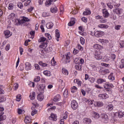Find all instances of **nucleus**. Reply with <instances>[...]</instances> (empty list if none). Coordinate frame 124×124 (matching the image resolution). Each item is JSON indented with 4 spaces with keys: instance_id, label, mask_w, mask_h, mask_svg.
I'll use <instances>...</instances> for the list:
<instances>
[{
    "instance_id": "nucleus-1",
    "label": "nucleus",
    "mask_w": 124,
    "mask_h": 124,
    "mask_svg": "<svg viewBox=\"0 0 124 124\" xmlns=\"http://www.w3.org/2000/svg\"><path fill=\"white\" fill-rule=\"evenodd\" d=\"M70 58L71 56L70 55V53H67L65 55H63V60L64 63H68L70 62Z\"/></svg>"
},
{
    "instance_id": "nucleus-2",
    "label": "nucleus",
    "mask_w": 124,
    "mask_h": 124,
    "mask_svg": "<svg viewBox=\"0 0 124 124\" xmlns=\"http://www.w3.org/2000/svg\"><path fill=\"white\" fill-rule=\"evenodd\" d=\"M22 20V21L19 22V25H24V26H28L29 25V23L26 24V22H30V20L29 18L26 16H23Z\"/></svg>"
},
{
    "instance_id": "nucleus-3",
    "label": "nucleus",
    "mask_w": 124,
    "mask_h": 124,
    "mask_svg": "<svg viewBox=\"0 0 124 124\" xmlns=\"http://www.w3.org/2000/svg\"><path fill=\"white\" fill-rule=\"evenodd\" d=\"M71 106L73 110H76V109H77V108L78 107V104L76 100H74L72 101Z\"/></svg>"
},
{
    "instance_id": "nucleus-4",
    "label": "nucleus",
    "mask_w": 124,
    "mask_h": 124,
    "mask_svg": "<svg viewBox=\"0 0 124 124\" xmlns=\"http://www.w3.org/2000/svg\"><path fill=\"white\" fill-rule=\"evenodd\" d=\"M101 117L102 118V121L104 123H108V115L107 114H105L103 113L101 115Z\"/></svg>"
},
{
    "instance_id": "nucleus-5",
    "label": "nucleus",
    "mask_w": 124,
    "mask_h": 124,
    "mask_svg": "<svg viewBox=\"0 0 124 124\" xmlns=\"http://www.w3.org/2000/svg\"><path fill=\"white\" fill-rule=\"evenodd\" d=\"M94 57L96 60H101L102 59V56L100 51L95 52Z\"/></svg>"
},
{
    "instance_id": "nucleus-6",
    "label": "nucleus",
    "mask_w": 124,
    "mask_h": 124,
    "mask_svg": "<svg viewBox=\"0 0 124 124\" xmlns=\"http://www.w3.org/2000/svg\"><path fill=\"white\" fill-rule=\"evenodd\" d=\"M94 35L96 37H101L103 35V31H96L94 32Z\"/></svg>"
},
{
    "instance_id": "nucleus-7",
    "label": "nucleus",
    "mask_w": 124,
    "mask_h": 124,
    "mask_svg": "<svg viewBox=\"0 0 124 124\" xmlns=\"http://www.w3.org/2000/svg\"><path fill=\"white\" fill-rule=\"evenodd\" d=\"M45 84H40V86L38 87V89H39L40 93H44V90H45Z\"/></svg>"
},
{
    "instance_id": "nucleus-8",
    "label": "nucleus",
    "mask_w": 124,
    "mask_h": 124,
    "mask_svg": "<svg viewBox=\"0 0 124 124\" xmlns=\"http://www.w3.org/2000/svg\"><path fill=\"white\" fill-rule=\"evenodd\" d=\"M37 98L39 101H42V100L44 99V95H43V93L40 92V93L38 95Z\"/></svg>"
},
{
    "instance_id": "nucleus-9",
    "label": "nucleus",
    "mask_w": 124,
    "mask_h": 124,
    "mask_svg": "<svg viewBox=\"0 0 124 124\" xmlns=\"http://www.w3.org/2000/svg\"><path fill=\"white\" fill-rule=\"evenodd\" d=\"M4 33L5 34V38H8V37H10L12 35V33H10V31H9V30L4 31Z\"/></svg>"
},
{
    "instance_id": "nucleus-10",
    "label": "nucleus",
    "mask_w": 124,
    "mask_h": 124,
    "mask_svg": "<svg viewBox=\"0 0 124 124\" xmlns=\"http://www.w3.org/2000/svg\"><path fill=\"white\" fill-rule=\"evenodd\" d=\"M47 45L48 41H46L45 42L42 43L40 45V47L43 49H45V48H47Z\"/></svg>"
},
{
    "instance_id": "nucleus-11",
    "label": "nucleus",
    "mask_w": 124,
    "mask_h": 124,
    "mask_svg": "<svg viewBox=\"0 0 124 124\" xmlns=\"http://www.w3.org/2000/svg\"><path fill=\"white\" fill-rule=\"evenodd\" d=\"M103 15L105 18H108V17H109V13L106 9H103Z\"/></svg>"
},
{
    "instance_id": "nucleus-12",
    "label": "nucleus",
    "mask_w": 124,
    "mask_h": 124,
    "mask_svg": "<svg viewBox=\"0 0 124 124\" xmlns=\"http://www.w3.org/2000/svg\"><path fill=\"white\" fill-rule=\"evenodd\" d=\"M25 69L26 70H31V64L30 62H26L25 63Z\"/></svg>"
},
{
    "instance_id": "nucleus-13",
    "label": "nucleus",
    "mask_w": 124,
    "mask_h": 124,
    "mask_svg": "<svg viewBox=\"0 0 124 124\" xmlns=\"http://www.w3.org/2000/svg\"><path fill=\"white\" fill-rule=\"evenodd\" d=\"M49 119L56 121H57V116H56L55 114H54V113H51L49 117Z\"/></svg>"
},
{
    "instance_id": "nucleus-14",
    "label": "nucleus",
    "mask_w": 124,
    "mask_h": 124,
    "mask_svg": "<svg viewBox=\"0 0 124 124\" xmlns=\"http://www.w3.org/2000/svg\"><path fill=\"white\" fill-rule=\"evenodd\" d=\"M99 72H100V73H102V74L105 75L107 74V73H109V69H101L99 70Z\"/></svg>"
},
{
    "instance_id": "nucleus-15",
    "label": "nucleus",
    "mask_w": 124,
    "mask_h": 124,
    "mask_svg": "<svg viewBox=\"0 0 124 124\" xmlns=\"http://www.w3.org/2000/svg\"><path fill=\"white\" fill-rule=\"evenodd\" d=\"M57 1V0H46V5H51V4H53L54 2Z\"/></svg>"
},
{
    "instance_id": "nucleus-16",
    "label": "nucleus",
    "mask_w": 124,
    "mask_h": 124,
    "mask_svg": "<svg viewBox=\"0 0 124 124\" xmlns=\"http://www.w3.org/2000/svg\"><path fill=\"white\" fill-rule=\"evenodd\" d=\"M55 36L57 38V41H59V38H60L61 34H60V32L59 31V30L58 29H56L55 30Z\"/></svg>"
},
{
    "instance_id": "nucleus-17",
    "label": "nucleus",
    "mask_w": 124,
    "mask_h": 124,
    "mask_svg": "<svg viewBox=\"0 0 124 124\" xmlns=\"http://www.w3.org/2000/svg\"><path fill=\"white\" fill-rule=\"evenodd\" d=\"M44 51L46 53H50L53 51V47L52 46H49V47H46L44 49Z\"/></svg>"
},
{
    "instance_id": "nucleus-18",
    "label": "nucleus",
    "mask_w": 124,
    "mask_h": 124,
    "mask_svg": "<svg viewBox=\"0 0 124 124\" xmlns=\"http://www.w3.org/2000/svg\"><path fill=\"white\" fill-rule=\"evenodd\" d=\"M75 18L72 17L70 19V22L68 24V26H72V25H75ZM72 23V25L70 24Z\"/></svg>"
},
{
    "instance_id": "nucleus-19",
    "label": "nucleus",
    "mask_w": 124,
    "mask_h": 124,
    "mask_svg": "<svg viewBox=\"0 0 124 124\" xmlns=\"http://www.w3.org/2000/svg\"><path fill=\"white\" fill-rule=\"evenodd\" d=\"M60 98H61V95L60 94H57L54 96L53 101L55 102H57V101H59V99H60Z\"/></svg>"
},
{
    "instance_id": "nucleus-20",
    "label": "nucleus",
    "mask_w": 124,
    "mask_h": 124,
    "mask_svg": "<svg viewBox=\"0 0 124 124\" xmlns=\"http://www.w3.org/2000/svg\"><path fill=\"white\" fill-rule=\"evenodd\" d=\"M53 26L54 24H53V23L52 22H49L46 24V27L47 28V29H52Z\"/></svg>"
},
{
    "instance_id": "nucleus-21",
    "label": "nucleus",
    "mask_w": 124,
    "mask_h": 124,
    "mask_svg": "<svg viewBox=\"0 0 124 124\" xmlns=\"http://www.w3.org/2000/svg\"><path fill=\"white\" fill-rule=\"evenodd\" d=\"M84 123H86L87 124H90L92 123V120L90 118H85L84 119Z\"/></svg>"
},
{
    "instance_id": "nucleus-22",
    "label": "nucleus",
    "mask_w": 124,
    "mask_h": 124,
    "mask_svg": "<svg viewBox=\"0 0 124 124\" xmlns=\"http://www.w3.org/2000/svg\"><path fill=\"white\" fill-rule=\"evenodd\" d=\"M98 27L101 29H108V25L105 24H100L98 25Z\"/></svg>"
},
{
    "instance_id": "nucleus-23",
    "label": "nucleus",
    "mask_w": 124,
    "mask_h": 124,
    "mask_svg": "<svg viewBox=\"0 0 124 124\" xmlns=\"http://www.w3.org/2000/svg\"><path fill=\"white\" fill-rule=\"evenodd\" d=\"M30 97L31 100H34L35 98V93L34 92H32V93L30 94Z\"/></svg>"
},
{
    "instance_id": "nucleus-24",
    "label": "nucleus",
    "mask_w": 124,
    "mask_h": 124,
    "mask_svg": "<svg viewBox=\"0 0 124 124\" xmlns=\"http://www.w3.org/2000/svg\"><path fill=\"white\" fill-rule=\"evenodd\" d=\"M25 124H30L31 122V120H30V118H29V116H26L25 119L24 120Z\"/></svg>"
},
{
    "instance_id": "nucleus-25",
    "label": "nucleus",
    "mask_w": 124,
    "mask_h": 124,
    "mask_svg": "<svg viewBox=\"0 0 124 124\" xmlns=\"http://www.w3.org/2000/svg\"><path fill=\"white\" fill-rule=\"evenodd\" d=\"M99 97H100L102 99H106V98H107V94H99Z\"/></svg>"
},
{
    "instance_id": "nucleus-26",
    "label": "nucleus",
    "mask_w": 124,
    "mask_h": 124,
    "mask_svg": "<svg viewBox=\"0 0 124 124\" xmlns=\"http://www.w3.org/2000/svg\"><path fill=\"white\" fill-rule=\"evenodd\" d=\"M43 74L44 75H46V76H51V72L47 70L44 71Z\"/></svg>"
},
{
    "instance_id": "nucleus-27",
    "label": "nucleus",
    "mask_w": 124,
    "mask_h": 124,
    "mask_svg": "<svg viewBox=\"0 0 124 124\" xmlns=\"http://www.w3.org/2000/svg\"><path fill=\"white\" fill-rule=\"evenodd\" d=\"M46 41H48L46 40V38H45V37H41L38 40L39 42L40 43L42 42V43H43V42H46Z\"/></svg>"
},
{
    "instance_id": "nucleus-28",
    "label": "nucleus",
    "mask_w": 124,
    "mask_h": 124,
    "mask_svg": "<svg viewBox=\"0 0 124 124\" xmlns=\"http://www.w3.org/2000/svg\"><path fill=\"white\" fill-rule=\"evenodd\" d=\"M39 64L41 66H42V67H46V66H47L48 65V64H46V63H43L42 61L39 62Z\"/></svg>"
},
{
    "instance_id": "nucleus-29",
    "label": "nucleus",
    "mask_w": 124,
    "mask_h": 124,
    "mask_svg": "<svg viewBox=\"0 0 124 124\" xmlns=\"http://www.w3.org/2000/svg\"><path fill=\"white\" fill-rule=\"evenodd\" d=\"M91 14V11L90 10L86 9L85 11L83 13V15L87 16Z\"/></svg>"
},
{
    "instance_id": "nucleus-30",
    "label": "nucleus",
    "mask_w": 124,
    "mask_h": 124,
    "mask_svg": "<svg viewBox=\"0 0 124 124\" xmlns=\"http://www.w3.org/2000/svg\"><path fill=\"white\" fill-rule=\"evenodd\" d=\"M95 104H96V106L98 107H101V106H103V103L102 102L97 101L96 102Z\"/></svg>"
},
{
    "instance_id": "nucleus-31",
    "label": "nucleus",
    "mask_w": 124,
    "mask_h": 124,
    "mask_svg": "<svg viewBox=\"0 0 124 124\" xmlns=\"http://www.w3.org/2000/svg\"><path fill=\"white\" fill-rule=\"evenodd\" d=\"M57 7H53L50 8V11L52 13H56L57 12Z\"/></svg>"
},
{
    "instance_id": "nucleus-32",
    "label": "nucleus",
    "mask_w": 124,
    "mask_h": 124,
    "mask_svg": "<svg viewBox=\"0 0 124 124\" xmlns=\"http://www.w3.org/2000/svg\"><path fill=\"white\" fill-rule=\"evenodd\" d=\"M115 12L116 14H118V15H120L122 12H123V10L122 9H115Z\"/></svg>"
},
{
    "instance_id": "nucleus-33",
    "label": "nucleus",
    "mask_w": 124,
    "mask_h": 124,
    "mask_svg": "<svg viewBox=\"0 0 124 124\" xmlns=\"http://www.w3.org/2000/svg\"><path fill=\"white\" fill-rule=\"evenodd\" d=\"M120 68H124V59H122L120 65Z\"/></svg>"
},
{
    "instance_id": "nucleus-34",
    "label": "nucleus",
    "mask_w": 124,
    "mask_h": 124,
    "mask_svg": "<svg viewBox=\"0 0 124 124\" xmlns=\"http://www.w3.org/2000/svg\"><path fill=\"white\" fill-rule=\"evenodd\" d=\"M62 73L63 75H65V76H67L68 75V71L65 69H62Z\"/></svg>"
},
{
    "instance_id": "nucleus-35",
    "label": "nucleus",
    "mask_w": 124,
    "mask_h": 124,
    "mask_svg": "<svg viewBox=\"0 0 124 124\" xmlns=\"http://www.w3.org/2000/svg\"><path fill=\"white\" fill-rule=\"evenodd\" d=\"M93 117H94V119H99V114L96 112H93Z\"/></svg>"
},
{
    "instance_id": "nucleus-36",
    "label": "nucleus",
    "mask_w": 124,
    "mask_h": 124,
    "mask_svg": "<svg viewBox=\"0 0 124 124\" xmlns=\"http://www.w3.org/2000/svg\"><path fill=\"white\" fill-rule=\"evenodd\" d=\"M104 82H105V80L101 78H99L97 80L98 84H102V83H104Z\"/></svg>"
},
{
    "instance_id": "nucleus-37",
    "label": "nucleus",
    "mask_w": 124,
    "mask_h": 124,
    "mask_svg": "<svg viewBox=\"0 0 124 124\" xmlns=\"http://www.w3.org/2000/svg\"><path fill=\"white\" fill-rule=\"evenodd\" d=\"M5 100H6V99L3 96H0V103L5 101Z\"/></svg>"
},
{
    "instance_id": "nucleus-38",
    "label": "nucleus",
    "mask_w": 124,
    "mask_h": 124,
    "mask_svg": "<svg viewBox=\"0 0 124 124\" xmlns=\"http://www.w3.org/2000/svg\"><path fill=\"white\" fill-rule=\"evenodd\" d=\"M117 114L119 118H123V117H124V113H123L122 111L118 112Z\"/></svg>"
},
{
    "instance_id": "nucleus-39",
    "label": "nucleus",
    "mask_w": 124,
    "mask_h": 124,
    "mask_svg": "<svg viewBox=\"0 0 124 124\" xmlns=\"http://www.w3.org/2000/svg\"><path fill=\"white\" fill-rule=\"evenodd\" d=\"M93 48L94 49H97V50L100 49V45L98 44H95L93 45Z\"/></svg>"
},
{
    "instance_id": "nucleus-40",
    "label": "nucleus",
    "mask_w": 124,
    "mask_h": 124,
    "mask_svg": "<svg viewBox=\"0 0 124 124\" xmlns=\"http://www.w3.org/2000/svg\"><path fill=\"white\" fill-rule=\"evenodd\" d=\"M78 12L77 11V10L76 9H75V8H74V9H72V11L70 13H71V14L75 15V14H77Z\"/></svg>"
},
{
    "instance_id": "nucleus-41",
    "label": "nucleus",
    "mask_w": 124,
    "mask_h": 124,
    "mask_svg": "<svg viewBox=\"0 0 124 124\" xmlns=\"http://www.w3.org/2000/svg\"><path fill=\"white\" fill-rule=\"evenodd\" d=\"M75 68H76V69H77V70H81V69L82 68V66L79 64V65H76Z\"/></svg>"
},
{
    "instance_id": "nucleus-42",
    "label": "nucleus",
    "mask_w": 124,
    "mask_h": 124,
    "mask_svg": "<svg viewBox=\"0 0 124 124\" xmlns=\"http://www.w3.org/2000/svg\"><path fill=\"white\" fill-rule=\"evenodd\" d=\"M25 112V111H24V110H22V109L21 108H18V111H17V113L18 114H19V115L21 114H23Z\"/></svg>"
},
{
    "instance_id": "nucleus-43",
    "label": "nucleus",
    "mask_w": 124,
    "mask_h": 124,
    "mask_svg": "<svg viewBox=\"0 0 124 124\" xmlns=\"http://www.w3.org/2000/svg\"><path fill=\"white\" fill-rule=\"evenodd\" d=\"M120 48H124V41H120Z\"/></svg>"
},
{
    "instance_id": "nucleus-44",
    "label": "nucleus",
    "mask_w": 124,
    "mask_h": 124,
    "mask_svg": "<svg viewBox=\"0 0 124 124\" xmlns=\"http://www.w3.org/2000/svg\"><path fill=\"white\" fill-rule=\"evenodd\" d=\"M45 36H46V37H47L49 40H51V39H52V37L51 36V35H50V34L48 33H45Z\"/></svg>"
},
{
    "instance_id": "nucleus-45",
    "label": "nucleus",
    "mask_w": 124,
    "mask_h": 124,
    "mask_svg": "<svg viewBox=\"0 0 124 124\" xmlns=\"http://www.w3.org/2000/svg\"><path fill=\"white\" fill-rule=\"evenodd\" d=\"M64 97L66 98L67 97V95H68V91L67 90H65L63 92Z\"/></svg>"
},
{
    "instance_id": "nucleus-46",
    "label": "nucleus",
    "mask_w": 124,
    "mask_h": 124,
    "mask_svg": "<svg viewBox=\"0 0 124 124\" xmlns=\"http://www.w3.org/2000/svg\"><path fill=\"white\" fill-rule=\"evenodd\" d=\"M36 113H37V110H36V109H34L33 110H32L31 115L32 116H34V115H35V114H36Z\"/></svg>"
},
{
    "instance_id": "nucleus-47",
    "label": "nucleus",
    "mask_w": 124,
    "mask_h": 124,
    "mask_svg": "<svg viewBox=\"0 0 124 124\" xmlns=\"http://www.w3.org/2000/svg\"><path fill=\"white\" fill-rule=\"evenodd\" d=\"M43 17H48V16H50L49 13L46 12H44L42 14Z\"/></svg>"
},
{
    "instance_id": "nucleus-48",
    "label": "nucleus",
    "mask_w": 124,
    "mask_h": 124,
    "mask_svg": "<svg viewBox=\"0 0 124 124\" xmlns=\"http://www.w3.org/2000/svg\"><path fill=\"white\" fill-rule=\"evenodd\" d=\"M51 63L53 66L56 65V61H55V58H54V57L51 60Z\"/></svg>"
},
{
    "instance_id": "nucleus-49",
    "label": "nucleus",
    "mask_w": 124,
    "mask_h": 124,
    "mask_svg": "<svg viewBox=\"0 0 124 124\" xmlns=\"http://www.w3.org/2000/svg\"><path fill=\"white\" fill-rule=\"evenodd\" d=\"M89 81L91 82V83H94V82L95 81V79L93 78H89Z\"/></svg>"
},
{
    "instance_id": "nucleus-50",
    "label": "nucleus",
    "mask_w": 124,
    "mask_h": 124,
    "mask_svg": "<svg viewBox=\"0 0 124 124\" xmlns=\"http://www.w3.org/2000/svg\"><path fill=\"white\" fill-rule=\"evenodd\" d=\"M21 98H22L21 94H18L16 96V101H20L21 100Z\"/></svg>"
},
{
    "instance_id": "nucleus-51",
    "label": "nucleus",
    "mask_w": 124,
    "mask_h": 124,
    "mask_svg": "<svg viewBox=\"0 0 124 124\" xmlns=\"http://www.w3.org/2000/svg\"><path fill=\"white\" fill-rule=\"evenodd\" d=\"M35 68L37 69V70H40V66L38 64H34Z\"/></svg>"
},
{
    "instance_id": "nucleus-52",
    "label": "nucleus",
    "mask_w": 124,
    "mask_h": 124,
    "mask_svg": "<svg viewBox=\"0 0 124 124\" xmlns=\"http://www.w3.org/2000/svg\"><path fill=\"white\" fill-rule=\"evenodd\" d=\"M34 82H39L40 81V77H37L34 79Z\"/></svg>"
},
{
    "instance_id": "nucleus-53",
    "label": "nucleus",
    "mask_w": 124,
    "mask_h": 124,
    "mask_svg": "<svg viewBox=\"0 0 124 124\" xmlns=\"http://www.w3.org/2000/svg\"><path fill=\"white\" fill-rule=\"evenodd\" d=\"M79 53V51L78 49H75L73 50V54L74 55H77Z\"/></svg>"
},
{
    "instance_id": "nucleus-54",
    "label": "nucleus",
    "mask_w": 124,
    "mask_h": 124,
    "mask_svg": "<svg viewBox=\"0 0 124 124\" xmlns=\"http://www.w3.org/2000/svg\"><path fill=\"white\" fill-rule=\"evenodd\" d=\"M29 86H30V87H32V88H34V83L32 82H30V83L29 84Z\"/></svg>"
},
{
    "instance_id": "nucleus-55",
    "label": "nucleus",
    "mask_w": 124,
    "mask_h": 124,
    "mask_svg": "<svg viewBox=\"0 0 124 124\" xmlns=\"http://www.w3.org/2000/svg\"><path fill=\"white\" fill-rule=\"evenodd\" d=\"M80 42L82 45H84V44H85V39H84V38H80Z\"/></svg>"
},
{
    "instance_id": "nucleus-56",
    "label": "nucleus",
    "mask_w": 124,
    "mask_h": 124,
    "mask_svg": "<svg viewBox=\"0 0 124 124\" xmlns=\"http://www.w3.org/2000/svg\"><path fill=\"white\" fill-rule=\"evenodd\" d=\"M17 6H18V7L20 8V9H22V8H23V4L22 3H19L17 4Z\"/></svg>"
},
{
    "instance_id": "nucleus-57",
    "label": "nucleus",
    "mask_w": 124,
    "mask_h": 124,
    "mask_svg": "<svg viewBox=\"0 0 124 124\" xmlns=\"http://www.w3.org/2000/svg\"><path fill=\"white\" fill-rule=\"evenodd\" d=\"M20 54L21 55H23V52H24V49L23 48L20 47H19Z\"/></svg>"
},
{
    "instance_id": "nucleus-58",
    "label": "nucleus",
    "mask_w": 124,
    "mask_h": 124,
    "mask_svg": "<svg viewBox=\"0 0 124 124\" xmlns=\"http://www.w3.org/2000/svg\"><path fill=\"white\" fill-rule=\"evenodd\" d=\"M69 43H70V41H66L65 42V47H66L67 46H68V45H69Z\"/></svg>"
},
{
    "instance_id": "nucleus-59",
    "label": "nucleus",
    "mask_w": 124,
    "mask_h": 124,
    "mask_svg": "<svg viewBox=\"0 0 124 124\" xmlns=\"http://www.w3.org/2000/svg\"><path fill=\"white\" fill-rule=\"evenodd\" d=\"M8 8L10 10L13 9V4L12 3L9 4Z\"/></svg>"
},
{
    "instance_id": "nucleus-60",
    "label": "nucleus",
    "mask_w": 124,
    "mask_h": 124,
    "mask_svg": "<svg viewBox=\"0 0 124 124\" xmlns=\"http://www.w3.org/2000/svg\"><path fill=\"white\" fill-rule=\"evenodd\" d=\"M114 108V107L113 106V105H108V109L110 110V111L112 110V109Z\"/></svg>"
},
{
    "instance_id": "nucleus-61",
    "label": "nucleus",
    "mask_w": 124,
    "mask_h": 124,
    "mask_svg": "<svg viewBox=\"0 0 124 124\" xmlns=\"http://www.w3.org/2000/svg\"><path fill=\"white\" fill-rule=\"evenodd\" d=\"M107 5L108 6V7L109 8H110V9H112V8H113V6L112 5H111V3H108L107 4Z\"/></svg>"
},
{
    "instance_id": "nucleus-62",
    "label": "nucleus",
    "mask_w": 124,
    "mask_h": 124,
    "mask_svg": "<svg viewBox=\"0 0 124 124\" xmlns=\"http://www.w3.org/2000/svg\"><path fill=\"white\" fill-rule=\"evenodd\" d=\"M100 23H106V22H107V19H102H102L100 20Z\"/></svg>"
},
{
    "instance_id": "nucleus-63",
    "label": "nucleus",
    "mask_w": 124,
    "mask_h": 124,
    "mask_svg": "<svg viewBox=\"0 0 124 124\" xmlns=\"http://www.w3.org/2000/svg\"><path fill=\"white\" fill-rule=\"evenodd\" d=\"M10 16L11 17V18H12V19H13V18L15 17V14L14 13L11 14L10 15Z\"/></svg>"
},
{
    "instance_id": "nucleus-64",
    "label": "nucleus",
    "mask_w": 124,
    "mask_h": 124,
    "mask_svg": "<svg viewBox=\"0 0 124 124\" xmlns=\"http://www.w3.org/2000/svg\"><path fill=\"white\" fill-rule=\"evenodd\" d=\"M87 18L86 17H82L81 18V20L82 21H83V22H84V23H87Z\"/></svg>"
}]
</instances>
